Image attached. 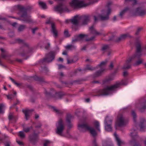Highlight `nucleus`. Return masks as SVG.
I'll list each match as a JSON object with an SVG mask.
<instances>
[{
	"label": "nucleus",
	"mask_w": 146,
	"mask_h": 146,
	"mask_svg": "<svg viewBox=\"0 0 146 146\" xmlns=\"http://www.w3.org/2000/svg\"><path fill=\"white\" fill-rule=\"evenodd\" d=\"M17 8L19 11L18 14L21 16L20 18L17 19L26 23H29L32 22L30 17L27 15V11H30L33 7L31 5H28L26 7L21 5H17Z\"/></svg>",
	"instance_id": "obj_1"
},
{
	"label": "nucleus",
	"mask_w": 146,
	"mask_h": 146,
	"mask_svg": "<svg viewBox=\"0 0 146 146\" xmlns=\"http://www.w3.org/2000/svg\"><path fill=\"white\" fill-rule=\"evenodd\" d=\"M142 43L139 40H137L135 43V54L131 57L129 58L127 60L126 63L129 64L132 60L134 58H137L139 59L141 56L142 48L141 46Z\"/></svg>",
	"instance_id": "obj_2"
},
{
	"label": "nucleus",
	"mask_w": 146,
	"mask_h": 146,
	"mask_svg": "<svg viewBox=\"0 0 146 146\" xmlns=\"http://www.w3.org/2000/svg\"><path fill=\"white\" fill-rule=\"evenodd\" d=\"M24 48H20L19 50V54L22 56H26L27 59L34 52L33 48L27 43L24 46Z\"/></svg>",
	"instance_id": "obj_3"
},
{
	"label": "nucleus",
	"mask_w": 146,
	"mask_h": 146,
	"mask_svg": "<svg viewBox=\"0 0 146 146\" xmlns=\"http://www.w3.org/2000/svg\"><path fill=\"white\" fill-rule=\"evenodd\" d=\"M123 83H117L111 86H107L106 88L102 89L99 90L98 92L100 94L99 96H105L109 94L110 92L111 91L114 90L116 89L119 87L121 85H125Z\"/></svg>",
	"instance_id": "obj_4"
},
{
	"label": "nucleus",
	"mask_w": 146,
	"mask_h": 146,
	"mask_svg": "<svg viewBox=\"0 0 146 146\" xmlns=\"http://www.w3.org/2000/svg\"><path fill=\"white\" fill-rule=\"evenodd\" d=\"M78 127L80 131L81 130V129H84L86 131H89L94 137H95L97 135V132L95 129L93 127H90L85 120L83 121L82 124H78Z\"/></svg>",
	"instance_id": "obj_5"
},
{
	"label": "nucleus",
	"mask_w": 146,
	"mask_h": 146,
	"mask_svg": "<svg viewBox=\"0 0 146 146\" xmlns=\"http://www.w3.org/2000/svg\"><path fill=\"white\" fill-rule=\"evenodd\" d=\"M89 4L85 3L83 1L79 0H72L70 3V6L74 9L80 8L88 5Z\"/></svg>",
	"instance_id": "obj_6"
},
{
	"label": "nucleus",
	"mask_w": 146,
	"mask_h": 146,
	"mask_svg": "<svg viewBox=\"0 0 146 146\" xmlns=\"http://www.w3.org/2000/svg\"><path fill=\"white\" fill-rule=\"evenodd\" d=\"M44 93L47 97H52L55 94L56 96V99H61L62 97L65 95L62 92L56 93L53 89L51 90V92H48L46 90H45Z\"/></svg>",
	"instance_id": "obj_7"
},
{
	"label": "nucleus",
	"mask_w": 146,
	"mask_h": 146,
	"mask_svg": "<svg viewBox=\"0 0 146 146\" xmlns=\"http://www.w3.org/2000/svg\"><path fill=\"white\" fill-rule=\"evenodd\" d=\"M112 119L108 116H107L104 121L105 127V130L107 131H112L111 126Z\"/></svg>",
	"instance_id": "obj_8"
},
{
	"label": "nucleus",
	"mask_w": 146,
	"mask_h": 146,
	"mask_svg": "<svg viewBox=\"0 0 146 146\" xmlns=\"http://www.w3.org/2000/svg\"><path fill=\"white\" fill-rule=\"evenodd\" d=\"M46 24H51V32L53 34V35L55 38L57 37L58 36V31L56 29L54 23L51 20V19L50 18L47 20L46 22Z\"/></svg>",
	"instance_id": "obj_9"
},
{
	"label": "nucleus",
	"mask_w": 146,
	"mask_h": 146,
	"mask_svg": "<svg viewBox=\"0 0 146 146\" xmlns=\"http://www.w3.org/2000/svg\"><path fill=\"white\" fill-rule=\"evenodd\" d=\"M56 134L60 136H62V134L63 130L64 128V126L62 120L60 119L56 125Z\"/></svg>",
	"instance_id": "obj_10"
},
{
	"label": "nucleus",
	"mask_w": 146,
	"mask_h": 146,
	"mask_svg": "<svg viewBox=\"0 0 146 146\" xmlns=\"http://www.w3.org/2000/svg\"><path fill=\"white\" fill-rule=\"evenodd\" d=\"M40 133H36L35 130H33L32 134H30L29 136L30 141L34 145L38 142V135Z\"/></svg>",
	"instance_id": "obj_11"
},
{
	"label": "nucleus",
	"mask_w": 146,
	"mask_h": 146,
	"mask_svg": "<svg viewBox=\"0 0 146 146\" xmlns=\"http://www.w3.org/2000/svg\"><path fill=\"white\" fill-rule=\"evenodd\" d=\"M55 55V52L54 51H50L46 55V57L42 61V63L46 62H50L54 60Z\"/></svg>",
	"instance_id": "obj_12"
},
{
	"label": "nucleus",
	"mask_w": 146,
	"mask_h": 146,
	"mask_svg": "<svg viewBox=\"0 0 146 146\" xmlns=\"http://www.w3.org/2000/svg\"><path fill=\"white\" fill-rule=\"evenodd\" d=\"M125 124L126 121L124 117L122 115H120L118 116L115 125L116 129H117V126L121 127L125 125Z\"/></svg>",
	"instance_id": "obj_13"
},
{
	"label": "nucleus",
	"mask_w": 146,
	"mask_h": 146,
	"mask_svg": "<svg viewBox=\"0 0 146 146\" xmlns=\"http://www.w3.org/2000/svg\"><path fill=\"white\" fill-rule=\"evenodd\" d=\"M136 106L140 112H144L146 109V100H141L140 103L137 104Z\"/></svg>",
	"instance_id": "obj_14"
},
{
	"label": "nucleus",
	"mask_w": 146,
	"mask_h": 146,
	"mask_svg": "<svg viewBox=\"0 0 146 146\" xmlns=\"http://www.w3.org/2000/svg\"><path fill=\"white\" fill-rule=\"evenodd\" d=\"M82 21L81 25H85L88 24L90 20V16L89 15H82L79 17Z\"/></svg>",
	"instance_id": "obj_15"
},
{
	"label": "nucleus",
	"mask_w": 146,
	"mask_h": 146,
	"mask_svg": "<svg viewBox=\"0 0 146 146\" xmlns=\"http://www.w3.org/2000/svg\"><path fill=\"white\" fill-rule=\"evenodd\" d=\"M111 9H109L108 10L106 15H104L102 14H99L98 16V17L101 21H106L108 20L109 19V15L111 13Z\"/></svg>",
	"instance_id": "obj_16"
},
{
	"label": "nucleus",
	"mask_w": 146,
	"mask_h": 146,
	"mask_svg": "<svg viewBox=\"0 0 146 146\" xmlns=\"http://www.w3.org/2000/svg\"><path fill=\"white\" fill-rule=\"evenodd\" d=\"M135 13L139 16H144L146 15V9L142 7H139L136 9Z\"/></svg>",
	"instance_id": "obj_17"
},
{
	"label": "nucleus",
	"mask_w": 146,
	"mask_h": 146,
	"mask_svg": "<svg viewBox=\"0 0 146 146\" xmlns=\"http://www.w3.org/2000/svg\"><path fill=\"white\" fill-rule=\"evenodd\" d=\"M72 117V115L70 114H68L67 115L66 120L68 128L67 131V133H68V129L72 128L73 126V125L72 123H71V120Z\"/></svg>",
	"instance_id": "obj_18"
},
{
	"label": "nucleus",
	"mask_w": 146,
	"mask_h": 146,
	"mask_svg": "<svg viewBox=\"0 0 146 146\" xmlns=\"http://www.w3.org/2000/svg\"><path fill=\"white\" fill-rule=\"evenodd\" d=\"M131 136L133 138V140L130 142L131 144H132L133 143H134L135 142V137L137 138L138 137L137 135V128L136 127H134L131 130Z\"/></svg>",
	"instance_id": "obj_19"
},
{
	"label": "nucleus",
	"mask_w": 146,
	"mask_h": 146,
	"mask_svg": "<svg viewBox=\"0 0 146 146\" xmlns=\"http://www.w3.org/2000/svg\"><path fill=\"white\" fill-rule=\"evenodd\" d=\"M139 126L141 131H143V129L146 127V120L144 118H141L140 119Z\"/></svg>",
	"instance_id": "obj_20"
},
{
	"label": "nucleus",
	"mask_w": 146,
	"mask_h": 146,
	"mask_svg": "<svg viewBox=\"0 0 146 146\" xmlns=\"http://www.w3.org/2000/svg\"><path fill=\"white\" fill-rule=\"evenodd\" d=\"M80 19L77 15L75 16L74 18L70 20L71 23L73 25H77L79 23V20Z\"/></svg>",
	"instance_id": "obj_21"
},
{
	"label": "nucleus",
	"mask_w": 146,
	"mask_h": 146,
	"mask_svg": "<svg viewBox=\"0 0 146 146\" xmlns=\"http://www.w3.org/2000/svg\"><path fill=\"white\" fill-rule=\"evenodd\" d=\"M105 68H102L99 70L97 71L93 74V77L94 78H96L100 76L102 73L105 70Z\"/></svg>",
	"instance_id": "obj_22"
},
{
	"label": "nucleus",
	"mask_w": 146,
	"mask_h": 146,
	"mask_svg": "<svg viewBox=\"0 0 146 146\" xmlns=\"http://www.w3.org/2000/svg\"><path fill=\"white\" fill-rule=\"evenodd\" d=\"M114 135L118 146H121L124 144V142L120 139L116 133H115Z\"/></svg>",
	"instance_id": "obj_23"
},
{
	"label": "nucleus",
	"mask_w": 146,
	"mask_h": 146,
	"mask_svg": "<svg viewBox=\"0 0 146 146\" xmlns=\"http://www.w3.org/2000/svg\"><path fill=\"white\" fill-rule=\"evenodd\" d=\"M89 31L92 34L96 35H100L101 34V33L97 32L95 29L93 25H92L89 28Z\"/></svg>",
	"instance_id": "obj_24"
},
{
	"label": "nucleus",
	"mask_w": 146,
	"mask_h": 146,
	"mask_svg": "<svg viewBox=\"0 0 146 146\" xmlns=\"http://www.w3.org/2000/svg\"><path fill=\"white\" fill-rule=\"evenodd\" d=\"M33 111V110H23V111L25 114L26 119L27 120L29 117L30 113Z\"/></svg>",
	"instance_id": "obj_25"
},
{
	"label": "nucleus",
	"mask_w": 146,
	"mask_h": 146,
	"mask_svg": "<svg viewBox=\"0 0 146 146\" xmlns=\"http://www.w3.org/2000/svg\"><path fill=\"white\" fill-rule=\"evenodd\" d=\"M32 78L34 79V80L38 81L40 82H46L44 78L42 77H38L36 76H32Z\"/></svg>",
	"instance_id": "obj_26"
},
{
	"label": "nucleus",
	"mask_w": 146,
	"mask_h": 146,
	"mask_svg": "<svg viewBox=\"0 0 146 146\" xmlns=\"http://www.w3.org/2000/svg\"><path fill=\"white\" fill-rule=\"evenodd\" d=\"M51 108L53 110V111L56 113L57 114L59 115H61L63 113L62 111L57 109L55 107L51 106Z\"/></svg>",
	"instance_id": "obj_27"
},
{
	"label": "nucleus",
	"mask_w": 146,
	"mask_h": 146,
	"mask_svg": "<svg viewBox=\"0 0 146 146\" xmlns=\"http://www.w3.org/2000/svg\"><path fill=\"white\" fill-rule=\"evenodd\" d=\"M129 8L128 7L125 8L121 12L119 15L121 18H122L123 16L124 15L125 13L128 11L129 10Z\"/></svg>",
	"instance_id": "obj_28"
},
{
	"label": "nucleus",
	"mask_w": 146,
	"mask_h": 146,
	"mask_svg": "<svg viewBox=\"0 0 146 146\" xmlns=\"http://www.w3.org/2000/svg\"><path fill=\"white\" fill-rule=\"evenodd\" d=\"M107 61L106 60H105L104 61L102 62L100 64H98L97 66H96V68H100V69L102 68H104V67L106 65L107 63Z\"/></svg>",
	"instance_id": "obj_29"
},
{
	"label": "nucleus",
	"mask_w": 146,
	"mask_h": 146,
	"mask_svg": "<svg viewBox=\"0 0 146 146\" xmlns=\"http://www.w3.org/2000/svg\"><path fill=\"white\" fill-rule=\"evenodd\" d=\"M102 146H113V145L111 141H105L103 143Z\"/></svg>",
	"instance_id": "obj_30"
},
{
	"label": "nucleus",
	"mask_w": 146,
	"mask_h": 146,
	"mask_svg": "<svg viewBox=\"0 0 146 146\" xmlns=\"http://www.w3.org/2000/svg\"><path fill=\"white\" fill-rule=\"evenodd\" d=\"M113 78L111 76H110L106 78L103 81V83L105 84L108 83L110 81L113 80Z\"/></svg>",
	"instance_id": "obj_31"
},
{
	"label": "nucleus",
	"mask_w": 146,
	"mask_h": 146,
	"mask_svg": "<svg viewBox=\"0 0 146 146\" xmlns=\"http://www.w3.org/2000/svg\"><path fill=\"white\" fill-rule=\"evenodd\" d=\"M16 41L19 44H22L23 46L25 45L27 43L24 40L18 38L16 40Z\"/></svg>",
	"instance_id": "obj_32"
},
{
	"label": "nucleus",
	"mask_w": 146,
	"mask_h": 146,
	"mask_svg": "<svg viewBox=\"0 0 146 146\" xmlns=\"http://www.w3.org/2000/svg\"><path fill=\"white\" fill-rule=\"evenodd\" d=\"M143 62V60L141 58H139L133 64L134 66H138L142 64Z\"/></svg>",
	"instance_id": "obj_33"
},
{
	"label": "nucleus",
	"mask_w": 146,
	"mask_h": 146,
	"mask_svg": "<svg viewBox=\"0 0 146 146\" xmlns=\"http://www.w3.org/2000/svg\"><path fill=\"white\" fill-rule=\"evenodd\" d=\"M77 36L80 41L83 39L84 37H87L88 35H86L80 34L78 35H77Z\"/></svg>",
	"instance_id": "obj_34"
},
{
	"label": "nucleus",
	"mask_w": 146,
	"mask_h": 146,
	"mask_svg": "<svg viewBox=\"0 0 146 146\" xmlns=\"http://www.w3.org/2000/svg\"><path fill=\"white\" fill-rule=\"evenodd\" d=\"M94 124L96 129L98 131L100 132V129L99 123L98 121H96L94 122Z\"/></svg>",
	"instance_id": "obj_35"
},
{
	"label": "nucleus",
	"mask_w": 146,
	"mask_h": 146,
	"mask_svg": "<svg viewBox=\"0 0 146 146\" xmlns=\"http://www.w3.org/2000/svg\"><path fill=\"white\" fill-rule=\"evenodd\" d=\"M26 28V26L24 25H21L19 26L18 29V31L19 32H21Z\"/></svg>",
	"instance_id": "obj_36"
},
{
	"label": "nucleus",
	"mask_w": 146,
	"mask_h": 146,
	"mask_svg": "<svg viewBox=\"0 0 146 146\" xmlns=\"http://www.w3.org/2000/svg\"><path fill=\"white\" fill-rule=\"evenodd\" d=\"M131 65L130 64L125 63L124 65L122 68L123 69H128L130 68L131 67Z\"/></svg>",
	"instance_id": "obj_37"
},
{
	"label": "nucleus",
	"mask_w": 146,
	"mask_h": 146,
	"mask_svg": "<svg viewBox=\"0 0 146 146\" xmlns=\"http://www.w3.org/2000/svg\"><path fill=\"white\" fill-rule=\"evenodd\" d=\"M39 4L42 9H46L47 8V6L45 3L42 2H39Z\"/></svg>",
	"instance_id": "obj_38"
},
{
	"label": "nucleus",
	"mask_w": 146,
	"mask_h": 146,
	"mask_svg": "<svg viewBox=\"0 0 146 146\" xmlns=\"http://www.w3.org/2000/svg\"><path fill=\"white\" fill-rule=\"evenodd\" d=\"M64 36L66 37H68L70 36V35L69 33L68 29H65L64 32Z\"/></svg>",
	"instance_id": "obj_39"
},
{
	"label": "nucleus",
	"mask_w": 146,
	"mask_h": 146,
	"mask_svg": "<svg viewBox=\"0 0 146 146\" xmlns=\"http://www.w3.org/2000/svg\"><path fill=\"white\" fill-rule=\"evenodd\" d=\"M1 134V132H0V135ZM7 137L4 135H2L0 136V143L3 142V141L5 140L6 138H7Z\"/></svg>",
	"instance_id": "obj_40"
},
{
	"label": "nucleus",
	"mask_w": 146,
	"mask_h": 146,
	"mask_svg": "<svg viewBox=\"0 0 146 146\" xmlns=\"http://www.w3.org/2000/svg\"><path fill=\"white\" fill-rule=\"evenodd\" d=\"M65 47L66 49L70 50L75 49L76 48V47L75 46L72 45H67Z\"/></svg>",
	"instance_id": "obj_41"
},
{
	"label": "nucleus",
	"mask_w": 146,
	"mask_h": 146,
	"mask_svg": "<svg viewBox=\"0 0 146 146\" xmlns=\"http://www.w3.org/2000/svg\"><path fill=\"white\" fill-rule=\"evenodd\" d=\"M121 36V38H122V40L125 39V38H126V37H132L131 36L129 35V33H126L125 34H124L122 35Z\"/></svg>",
	"instance_id": "obj_42"
},
{
	"label": "nucleus",
	"mask_w": 146,
	"mask_h": 146,
	"mask_svg": "<svg viewBox=\"0 0 146 146\" xmlns=\"http://www.w3.org/2000/svg\"><path fill=\"white\" fill-rule=\"evenodd\" d=\"M33 127L32 126H31L30 127H27L26 128H25L24 127H23V130L26 133H28L29 132L31 129H32Z\"/></svg>",
	"instance_id": "obj_43"
},
{
	"label": "nucleus",
	"mask_w": 146,
	"mask_h": 146,
	"mask_svg": "<svg viewBox=\"0 0 146 146\" xmlns=\"http://www.w3.org/2000/svg\"><path fill=\"white\" fill-rule=\"evenodd\" d=\"M74 38L72 39V43L73 44H74L76 42L79 41L77 36V35H76L74 36Z\"/></svg>",
	"instance_id": "obj_44"
},
{
	"label": "nucleus",
	"mask_w": 146,
	"mask_h": 146,
	"mask_svg": "<svg viewBox=\"0 0 146 146\" xmlns=\"http://www.w3.org/2000/svg\"><path fill=\"white\" fill-rule=\"evenodd\" d=\"M131 114L133 117V120L135 122H136V115L135 112L133 110L131 112Z\"/></svg>",
	"instance_id": "obj_45"
},
{
	"label": "nucleus",
	"mask_w": 146,
	"mask_h": 146,
	"mask_svg": "<svg viewBox=\"0 0 146 146\" xmlns=\"http://www.w3.org/2000/svg\"><path fill=\"white\" fill-rule=\"evenodd\" d=\"M18 135L21 138H24L25 137V134L23 131H20L19 132Z\"/></svg>",
	"instance_id": "obj_46"
},
{
	"label": "nucleus",
	"mask_w": 146,
	"mask_h": 146,
	"mask_svg": "<svg viewBox=\"0 0 146 146\" xmlns=\"http://www.w3.org/2000/svg\"><path fill=\"white\" fill-rule=\"evenodd\" d=\"M97 68L96 67H92L90 66H88L86 68L84 69L85 70H95Z\"/></svg>",
	"instance_id": "obj_47"
},
{
	"label": "nucleus",
	"mask_w": 146,
	"mask_h": 146,
	"mask_svg": "<svg viewBox=\"0 0 146 146\" xmlns=\"http://www.w3.org/2000/svg\"><path fill=\"white\" fill-rule=\"evenodd\" d=\"M9 78L12 81L17 87H19L21 85L19 83L16 82L11 77H9Z\"/></svg>",
	"instance_id": "obj_48"
},
{
	"label": "nucleus",
	"mask_w": 146,
	"mask_h": 146,
	"mask_svg": "<svg viewBox=\"0 0 146 146\" xmlns=\"http://www.w3.org/2000/svg\"><path fill=\"white\" fill-rule=\"evenodd\" d=\"M8 119L9 120H11L14 119V117L12 113H9L8 116Z\"/></svg>",
	"instance_id": "obj_49"
},
{
	"label": "nucleus",
	"mask_w": 146,
	"mask_h": 146,
	"mask_svg": "<svg viewBox=\"0 0 146 146\" xmlns=\"http://www.w3.org/2000/svg\"><path fill=\"white\" fill-rule=\"evenodd\" d=\"M42 71L45 73H47L48 71L47 68L45 66L42 67L41 66Z\"/></svg>",
	"instance_id": "obj_50"
},
{
	"label": "nucleus",
	"mask_w": 146,
	"mask_h": 146,
	"mask_svg": "<svg viewBox=\"0 0 146 146\" xmlns=\"http://www.w3.org/2000/svg\"><path fill=\"white\" fill-rule=\"evenodd\" d=\"M42 126L41 123L40 122L38 123L35 126V127L36 128H40Z\"/></svg>",
	"instance_id": "obj_51"
},
{
	"label": "nucleus",
	"mask_w": 146,
	"mask_h": 146,
	"mask_svg": "<svg viewBox=\"0 0 146 146\" xmlns=\"http://www.w3.org/2000/svg\"><path fill=\"white\" fill-rule=\"evenodd\" d=\"M143 29V28L142 27H139L137 29L136 32L135 33L136 35H138L139 34V32L141 31Z\"/></svg>",
	"instance_id": "obj_52"
},
{
	"label": "nucleus",
	"mask_w": 146,
	"mask_h": 146,
	"mask_svg": "<svg viewBox=\"0 0 146 146\" xmlns=\"http://www.w3.org/2000/svg\"><path fill=\"white\" fill-rule=\"evenodd\" d=\"M109 48V46L108 45H104L102 48V50H105Z\"/></svg>",
	"instance_id": "obj_53"
},
{
	"label": "nucleus",
	"mask_w": 146,
	"mask_h": 146,
	"mask_svg": "<svg viewBox=\"0 0 146 146\" xmlns=\"http://www.w3.org/2000/svg\"><path fill=\"white\" fill-rule=\"evenodd\" d=\"M114 67L113 63L112 62H110V64L109 66V68L110 70L112 69Z\"/></svg>",
	"instance_id": "obj_54"
},
{
	"label": "nucleus",
	"mask_w": 146,
	"mask_h": 146,
	"mask_svg": "<svg viewBox=\"0 0 146 146\" xmlns=\"http://www.w3.org/2000/svg\"><path fill=\"white\" fill-rule=\"evenodd\" d=\"M38 29V28L37 27H36L32 29V33L33 34H35L36 31H37Z\"/></svg>",
	"instance_id": "obj_55"
},
{
	"label": "nucleus",
	"mask_w": 146,
	"mask_h": 146,
	"mask_svg": "<svg viewBox=\"0 0 146 146\" xmlns=\"http://www.w3.org/2000/svg\"><path fill=\"white\" fill-rule=\"evenodd\" d=\"M67 61L68 64H72L75 62L74 61L73 59H72L70 60L68 58L67 59Z\"/></svg>",
	"instance_id": "obj_56"
},
{
	"label": "nucleus",
	"mask_w": 146,
	"mask_h": 146,
	"mask_svg": "<svg viewBox=\"0 0 146 146\" xmlns=\"http://www.w3.org/2000/svg\"><path fill=\"white\" fill-rule=\"evenodd\" d=\"M83 80V79L78 80L74 81L73 82L74 83H76L78 84H80L81 82Z\"/></svg>",
	"instance_id": "obj_57"
},
{
	"label": "nucleus",
	"mask_w": 146,
	"mask_h": 146,
	"mask_svg": "<svg viewBox=\"0 0 146 146\" xmlns=\"http://www.w3.org/2000/svg\"><path fill=\"white\" fill-rule=\"evenodd\" d=\"M95 36H93L90 38L87 39H86V41H92L95 38Z\"/></svg>",
	"instance_id": "obj_58"
},
{
	"label": "nucleus",
	"mask_w": 146,
	"mask_h": 146,
	"mask_svg": "<svg viewBox=\"0 0 146 146\" xmlns=\"http://www.w3.org/2000/svg\"><path fill=\"white\" fill-rule=\"evenodd\" d=\"M93 145L94 146H98L96 142V140L95 138L93 141Z\"/></svg>",
	"instance_id": "obj_59"
},
{
	"label": "nucleus",
	"mask_w": 146,
	"mask_h": 146,
	"mask_svg": "<svg viewBox=\"0 0 146 146\" xmlns=\"http://www.w3.org/2000/svg\"><path fill=\"white\" fill-rule=\"evenodd\" d=\"M4 105L3 104H0V113H1L3 112L2 110V108L4 107Z\"/></svg>",
	"instance_id": "obj_60"
},
{
	"label": "nucleus",
	"mask_w": 146,
	"mask_h": 146,
	"mask_svg": "<svg viewBox=\"0 0 146 146\" xmlns=\"http://www.w3.org/2000/svg\"><path fill=\"white\" fill-rule=\"evenodd\" d=\"M122 40V39L121 36H120V37H118L116 38L115 40V41L117 42H119Z\"/></svg>",
	"instance_id": "obj_61"
},
{
	"label": "nucleus",
	"mask_w": 146,
	"mask_h": 146,
	"mask_svg": "<svg viewBox=\"0 0 146 146\" xmlns=\"http://www.w3.org/2000/svg\"><path fill=\"white\" fill-rule=\"evenodd\" d=\"M50 141L48 140H46L44 144V146H48V144L49 143Z\"/></svg>",
	"instance_id": "obj_62"
},
{
	"label": "nucleus",
	"mask_w": 146,
	"mask_h": 146,
	"mask_svg": "<svg viewBox=\"0 0 146 146\" xmlns=\"http://www.w3.org/2000/svg\"><path fill=\"white\" fill-rule=\"evenodd\" d=\"M88 45H86L83 46L81 49V50H86V48H87Z\"/></svg>",
	"instance_id": "obj_63"
},
{
	"label": "nucleus",
	"mask_w": 146,
	"mask_h": 146,
	"mask_svg": "<svg viewBox=\"0 0 146 146\" xmlns=\"http://www.w3.org/2000/svg\"><path fill=\"white\" fill-rule=\"evenodd\" d=\"M9 35L10 37H12L14 36V33L13 32H10L9 33Z\"/></svg>",
	"instance_id": "obj_64"
}]
</instances>
